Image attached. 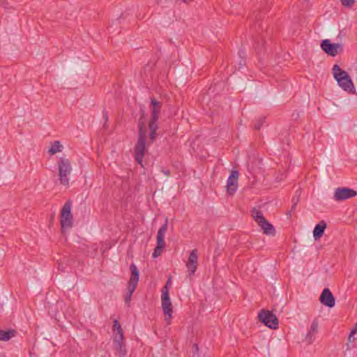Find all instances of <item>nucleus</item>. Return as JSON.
I'll return each instance as SVG.
<instances>
[{"label":"nucleus","instance_id":"f257e3e1","mask_svg":"<svg viewBox=\"0 0 357 357\" xmlns=\"http://www.w3.org/2000/svg\"><path fill=\"white\" fill-rule=\"evenodd\" d=\"M138 128V139L134 147L135 158L137 163L142 166L143 159L146 152L147 151L146 144L147 132L145 128L144 123L141 120L139 121Z\"/></svg>","mask_w":357,"mask_h":357},{"label":"nucleus","instance_id":"f03ea898","mask_svg":"<svg viewBox=\"0 0 357 357\" xmlns=\"http://www.w3.org/2000/svg\"><path fill=\"white\" fill-rule=\"evenodd\" d=\"M333 75L338 85L349 93H355L356 89L354 83L347 73L342 70L339 65L335 64L333 67Z\"/></svg>","mask_w":357,"mask_h":357},{"label":"nucleus","instance_id":"7ed1b4c3","mask_svg":"<svg viewBox=\"0 0 357 357\" xmlns=\"http://www.w3.org/2000/svg\"><path fill=\"white\" fill-rule=\"evenodd\" d=\"M172 278L169 277L165 285L162 289V308L165 314V319L167 324H170L172 317V305L169 298V285L171 284Z\"/></svg>","mask_w":357,"mask_h":357},{"label":"nucleus","instance_id":"20e7f679","mask_svg":"<svg viewBox=\"0 0 357 357\" xmlns=\"http://www.w3.org/2000/svg\"><path fill=\"white\" fill-rule=\"evenodd\" d=\"M130 270L131 274L128 283L127 294L125 297V303L128 305H130L132 295L137 288L139 278V270L134 263L130 265Z\"/></svg>","mask_w":357,"mask_h":357},{"label":"nucleus","instance_id":"39448f33","mask_svg":"<svg viewBox=\"0 0 357 357\" xmlns=\"http://www.w3.org/2000/svg\"><path fill=\"white\" fill-rule=\"evenodd\" d=\"M252 216L257 225L263 230L264 233L268 236H275V229L272 224H271L264 216L261 211L257 208H253L251 211Z\"/></svg>","mask_w":357,"mask_h":357},{"label":"nucleus","instance_id":"423d86ee","mask_svg":"<svg viewBox=\"0 0 357 357\" xmlns=\"http://www.w3.org/2000/svg\"><path fill=\"white\" fill-rule=\"evenodd\" d=\"M58 170L60 183L64 185L69 184V178L72 172V166L69 159L61 158L58 162Z\"/></svg>","mask_w":357,"mask_h":357},{"label":"nucleus","instance_id":"0eeeda50","mask_svg":"<svg viewBox=\"0 0 357 357\" xmlns=\"http://www.w3.org/2000/svg\"><path fill=\"white\" fill-rule=\"evenodd\" d=\"M71 207L72 203L68 200L61 208L60 223L62 229H68L73 227V218L71 213Z\"/></svg>","mask_w":357,"mask_h":357},{"label":"nucleus","instance_id":"6e6552de","mask_svg":"<svg viewBox=\"0 0 357 357\" xmlns=\"http://www.w3.org/2000/svg\"><path fill=\"white\" fill-rule=\"evenodd\" d=\"M168 220L166 218L165 223L160 227L157 234V245L153 252V257L156 258L161 255L165 248V235L167 231Z\"/></svg>","mask_w":357,"mask_h":357},{"label":"nucleus","instance_id":"1a4fd4ad","mask_svg":"<svg viewBox=\"0 0 357 357\" xmlns=\"http://www.w3.org/2000/svg\"><path fill=\"white\" fill-rule=\"evenodd\" d=\"M258 318L261 322L271 329H277L278 328V319L269 310H261L258 314Z\"/></svg>","mask_w":357,"mask_h":357},{"label":"nucleus","instance_id":"9d476101","mask_svg":"<svg viewBox=\"0 0 357 357\" xmlns=\"http://www.w3.org/2000/svg\"><path fill=\"white\" fill-rule=\"evenodd\" d=\"M321 49L328 54L335 56L343 50L342 45L339 43H331L330 40H323L321 43Z\"/></svg>","mask_w":357,"mask_h":357},{"label":"nucleus","instance_id":"9b49d317","mask_svg":"<svg viewBox=\"0 0 357 357\" xmlns=\"http://www.w3.org/2000/svg\"><path fill=\"white\" fill-rule=\"evenodd\" d=\"M357 195L356 190L348 188H337L334 192L333 199L337 202L344 201Z\"/></svg>","mask_w":357,"mask_h":357},{"label":"nucleus","instance_id":"f8f14e48","mask_svg":"<svg viewBox=\"0 0 357 357\" xmlns=\"http://www.w3.org/2000/svg\"><path fill=\"white\" fill-rule=\"evenodd\" d=\"M113 347L114 349L117 351L120 356H125L127 354V351L125 345V338L123 334L114 335L113 339Z\"/></svg>","mask_w":357,"mask_h":357},{"label":"nucleus","instance_id":"ddd939ff","mask_svg":"<svg viewBox=\"0 0 357 357\" xmlns=\"http://www.w3.org/2000/svg\"><path fill=\"white\" fill-rule=\"evenodd\" d=\"M150 107L151 112L149 121H158L162 109V102L157 100L154 97H151Z\"/></svg>","mask_w":357,"mask_h":357},{"label":"nucleus","instance_id":"4468645a","mask_svg":"<svg viewBox=\"0 0 357 357\" xmlns=\"http://www.w3.org/2000/svg\"><path fill=\"white\" fill-rule=\"evenodd\" d=\"M197 250L196 249L192 250L189 255L188 261L186 264V266L189 271L188 276L190 277V279H191V277L195 274L197 268Z\"/></svg>","mask_w":357,"mask_h":357},{"label":"nucleus","instance_id":"2eb2a0df","mask_svg":"<svg viewBox=\"0 0 357 357\" xmlns=\"http://www.w3.org/2000/svg\"><path fill=\"white\" fill-rule=\"evenodd\" d=\"M319 301L321 304L330 308L334 307L335 304V297L328 288L324 289L320 295Z\"/></svg>","mask_w":357,"mask_h":357},{"label":"nucleus","instance_id":"dca6fc26","mask_svg":"<svg viewBox=\"0 0 357 357\" xmlns=\"http://www.w3.org/2000/svg\"><path fill=\"white\" fill-rule=\"evenodd\" d=\"M238 178V172L236 170H232L228 179L227 184V192L229 195H234L237 190V181Z\"/></svg>","mask_w":357,"mask_h":357},{"label":"nucleus","instance_id":"f3484780","mask_svg":"<svg viewBox=\"0 0 357 357\" xmlns=\"http://www.w3.org/2000/svg\"><path fill=\"white\" fill-rule=\"evenodd\" d=\"M318 327H319V323L316 319H314L312 321V323L310 326V328L305 336V340L307 342V344H310L314 342V340L315 339L314 335L316 333H317V332H318Z\"/></svg>","mask_w":357,"mask_h":357},{"label":"nucleus","instance_id":"a211bd4d","mask_svg":"<svg viewBox=\"0 0 357 357\" xmlns=\"http://www.w3.org/2000/svg\"><path fill=\"white\" fill-rule=\"evenodd\" d=\"M326 227L327 225L324 220H321L316 225L313 230V236L314 240L317 241L323 236Z\"/></svg>","mask_w":357,"mask_h":357},{"label":"nucleus","instance_id":"6ab92c4d","mask_svg":"<svg viewBox=\"0 0 357 357\" xmlns=\"http://www.w3.org/2000/svg\"><path fill=\"white\" fill-rule=\"evenodd\" d=\"M158 121H149V128L150 130V134H149V142H148V145H149L151 143H153L157 136V130L158 129Z\"/></svg>","mask_w":357,"mask_h":357},{"label":"nucleus","instance_id":"aec40b11","mask_svg":"<svg viewBox=\"0 0 357 357\" xmlns=\"http://www.w3.org/2000/svg\"><path fill=\"white\" fill-rule=\"evenodd\" d=\"M15 335V331H3L0 330V340L7 341L13 337Z\"/></svg>","mask_w":357,"mask_h":357},{"label":"nucleus","instance_id":"412c9836","mask_svg":"<svg viewBox=\"0 0 357 357\" xmlns=\"http://www.w3.org/2000/svg\"><path fill=\"white\" fill-rule=\"evenodd\" d=\"M62 146L59 141H55L54 144L51 146V148L49 150V152L51 153V155H54L57 152L61 151Z\"/></svg>","mask_w":357,"mask_h":357},{"label":"nucleus","instance_id":"4be33fe9","mask_svg":"<svg viewBox=\"0 0 357 357\" xmlns=\"http://www.w3.org/2000/svg\"><path fill=\"white\" fill-rule=\"evenodd\" d=\"M113 330L115 335L123 334L120 323L117 320L114 321Z\"/></svg>","mask_w":357,"mask_h":357},{"label":"nucleus","instance_id":"5701e85b","mask_svg":"<svg viewBox=\"0 0 357 357\" xmlns=\"http://www.w3.org/2000/svg\"><path fill=\"white\" fill-rule=\"evenodd\" d=\"M266 118L264 116L260 117L255 123L254 128L255 130H259L265 122Z\"/></svg>","mask_w":357,"mask_h":357},{"label":"nucleus","instance_id":"b1692460","mask_svg":"<svg viewBox=\"0 0 357 357\" xmlns=\"http://www.w3.org/2000/svg\"><path fill=\"white\" fill-rule=\"evenodd\" d=\"M342 4L348 8H351L354 6L355 0H340Z\"/></svg>","mask_w":357,"mask_h":357},{"label":"nucleus","instance_id":"393cba45","mask_svg":"<svg viewBox=\"0 0 357 357\" xmlns=\"http://www.w3.org/2000/svg\"><path fill=\"white\" fill-rule=\"evenodd\" d=\"M356 333H353V330H351L349 337H348V342H347V347L350 348L349 344L353 343L355 341V337H354V335Z\"/></svg>","mask_w":357,"mask_h":357},{"label":"nucleus","instance_id":"a878e982","mask_svg":"<svg viewBox=\"0 0 357 357\" xmlns=\"http://www.w3.org/2000/svg\"><path fill=\"white\" fill-rule=\"evenodd\" d=\"M299 200H300L299 195H295L292 197L291 202H292V204H294V205H297L298 203L299 202Z\"/></svg>","mask_w":357,"mask_h":357},{"label":"nucleus","instance_id":"bb28decb","mask_svg":"<svg viewBox=\"0 0 357 357\" xmlns=\"http://www.w3.org/2000/svg\"><path fill=\"white\" fill-rule=\"evenodd\" d=\"M58 268L62 272L65 271V266L62 263H59Z\"/></svg>","mask_w":357,"mask_h":357},{"label":"nucleus","instance_id":"cd10ccee","mask_svg":"<svg viewBox=\"0 0 357 357\" xmlns=\"http://www.w3.org/2000/svg\"><path fill=\"white\" fill-rule=\"evenodd\" d=\"M162 172L164 173V174H165L166 176H169L170 175V171L169 170H165V169H162Z\"/></svg>","mask_w":357,"mask_h":357},{"label":"nucleus","instance_id":"c85d7f7f","mask_svg":"<svg viewBox=\"0 0 357 357\" xmlns=\"http://www.w3.org/2000/svg\"><path fill=\"white\" fill-rule=\"evenodd\" d=\"M296 205L292 204L291 211H289V215L291 216V213L295 210Z\"/></svg>","mask_w":357,"mask_h":357},{"label":"nucleus","instance_id":"c756f323","mask_svg":"<svg viewBox=\"0 0 357 357\" xmlns=\"http://www.w3.org/2000/svg\"><path fill=\"white\" fill-rule=\"evenodd\" d=\"M255 19L257 22L261 20V16L259 13H257L255 16Z\"/></svg>","mask_w":357,"mask_h":357},{"label":"nucleus","instance_id":"7c9ffc66","mask_svg":"<svg viewBox=\"0 0 357 357\" xmlns=\"http://www.w3.org/2000/svg\"><path fill=\"white\" fill-rule=\"evenodd\" d=\"M103 117L105 119V121L108 120L107 114L106 112H103Z\"/></svg>","mask_w":357,"mask_h":357},{"label":"nucleus","instance_id":"2f4dec72","mask_svg":"<svg viewBox=\"0 0 357 357\" xmlns=\"http://www.w3.org/2000/svg\"><path fill=\"white\" fill-rule=\"evenodd\" d=\"M353 330V333H357V323L354 325Z\"/></svg>","mask_w":357,"mask_h":357},{"label":"nucleus","instance_id":"473e14b6","mask_svg":"<svg viewBox=\"0 0 357 357\" xmlns=\"http://www.w3.org/2000/svg\"><path fill=\"white\" fill-rule=\"evenodd\" d=\"M301 188L298 189L296 192H295V195H299V196L301 195Z\"/></svg>","mask_w":357,"mask_h":357},{"label":"nucleus","instance_id":"72a5a7b5","mask_svg":"<svg viewBox=\"0 0 357 357\" xmlns=\"http://www.w3.org/2000/svg\"><path fill=\"white\" fill-rule=\"evenodd\" d=\"M192 0H183V2L185 3H188V2H190Z\"/></svg>","mask_w":357,"mask_h":357}]
</instances>
